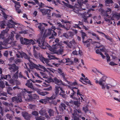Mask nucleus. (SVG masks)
Masks as SVG:
<instances>
[{
	"instance_id": "obj_1",
	"label": "nucleus",
	"mask_w": 120,
	"mask_h": 120,
	"mask_svg": "<svg viewBox=\"0 0 120 120\" xmlns=\"http://www.w3.org/2000/svg\"><path fill=\"white\" fill-rule=\"evenodd\" d=\"M46 37H42V35L40 38H39L37 41H34L32 39L29 40L26 38L21 37L20 38L21 43L23 45H33L37 43L38 44V45L42 49H44L47 48H49L50 46L45 41Z\"/></svg>"
},
{
	"instance_id": "obj_2",
	"label": "nucleus",
	"mask_w": 120,
	"mask_h": 120,
	"mask_svg": "<svg viewBox=\"0 0 120 120\" xmlns=\"http://www.w3.org/2000/svg\"><path fill=\"white\" fill-rule=\"evenodd\" d=\"M38 25V28L39 29L40 31L41 35L42 36L43 33L45 30L44 26H47V24L44 23H38L37 24ZM52 31L51 29H48V30L47 32V30H45V31L42 37H46V38L48 36L50 35L51 34V31Z\"/></svg>"
},
{
	"instance_id": "obj_3",
	"label": "nucleus",
	"mask_w": 120,
	"mask_h": 120,
	"mask_svg": "<svg viewBox=\"0 0 120 120\" xmlns=\"http://www.w3.org/2000/svg\"><path fill=\"white\" fill-rule=\"evenodd\" d=\"M30 80H31L30 79L27 80L25 84L26 86L30 89V91H28V90H27L25 89H24L23 90L24 92H27L29 94H31L35 90V89L34 87L32 82H31Z\"/></svg>"
},
{
	"instance_id": "obj_4",
	"label": "nucleus",
	"mask_w": 120,
	"mask_h": 120,
	"mask_svg": "<svg viewBox=\"0 0 120 120\" xmlns=\"http://www.w3.org/2000/svg\"><path fill=\"white\" fill-rule=\"evenodd\" d=\"M15 26L14 25L12 24L9 22H8V24L6 25V22L5 21H1L0 22V27L1 29L4 28L5 27H6V28H14Z\"/></svg>"
},
{
	"instance_id": "obj_5",
	"label": "nucleus",
	"mask_w": 120,
	"mask_h": 120,
	"mask_svg": "<svg viewBox=\"0 0 120 120\" xmlns=\"http://www.w3.org/2000/svg\"><path fill=\"white\" fill-rule=\"evenodd\" d=\"M38 9L39 10V11L42 13V15H47V17L49 18L51 17V10L44 8L42 9L40 8H38Z\"/></svg>"
},
{
	"instance_id": "obj_6",
	"label": "nucleus",
	"mask_w": 120,
	"mask_h": 120,
	"mask_svg": "<svg viewBox=\"0 0 120 120\" xmlns=\"http://www.w3.org/2000/svg\"><path fill=\"white\" fill-rule=\"evenodd\" d=\"M100 11L102 15L104 16H106V17H109V18H110V16L108 14H109L111 13V9L110 8H108L107 10L105 11L102 9L100 8Z\"/></svg>"
},
{
	"instance_id": "obj_7",
	"label": "nucleus",
	"mask_w": 120,
	"mask_h": 120,
	"mask_svg": "<svg viewBox=\"0 0 120 120\" xmlns=\"http://www.w3.org/2000/svg\"><path fill=\"white\" fill-rule=\"evenodd\" d=\"M38 66L40 70H41L44 72L46 71L49 72H54L50 68H46L44 66L39 64L38 65Z\"/></svg>"
},
{
	"instance_id": "obj_8",
	"label": "nucleus",
	"mask_w": 120,
	"mask_h": 120,
	"mask_svg": "<svg viewBox=\"0 0 120 120\" xmlns=\"http://www.w3.org/2000/svg\"><path fill=\"white\" fill-rule=\"evenodd\" d=\"M106 77L105 76H103L99 80V84L102 86V88L103 89H105V81Z\"/></svg>"
},
{
	"instance_id": "obj_9",
	"label": "nucleus",
	"mask_w": 120,
	"mask_h": 120,
	"mask_svg": "<svg viewBox=\"0 0 120 120\" xmlns=\"http://www.w3.org/2000/svg\"><path fill=\"white\" fill-rule=\"evenodd\" d=\"M12 101L16 103H19L22 102V97L20 96H15L11 98Z\"/></svg>"
},
{
	"instance_id": "obj_10",
	"label": "nucleus",
	"mask_w": 120,
	"mask_h": 120,
	"mask_svg": "<svg viewBox=\"0 0 120 120\" xmlns=\"http://www.w3.org/2000/svg\"><path fill=\"white\" fill-rule=\"evenodd\" d=\"M8 65L9 66V69L11 72H15L17 71L19 69L18 67L15 64H9Z\"/></svg>"
},
{
	"instance_id": "obj_11",
	"label": "nucleus",
	"mask_w": 120,
	"mask_h": 120,
	"mask_svg": "<svg viewBox=\"0 0 120 120\" xmlns=\"http://www.w3.org/2000/svg\"><path fill=\"white\" fill-rule=\"evenodd\" d=\"M48 57L49 58V60L56 59L57 60H59V63L60 64L61 63H65V62H64V61L65 62V60H63L64 59H63L62 60H60V59L59 58L56 57L55 56L53 55L48 53Z\"/></svg>"
},
{
	"instance_id": "obj_12",
	"label": "nucleus",
	"mask_w": 120,
	"mask_h": 120,
	"mask_svg": "<svg viewBox=\"0 0 120 120\" xmlns=\"http://www.w3.org/2000/svg\"><path fill=\"white\" fill-rule=\"evenodd\" d=\"M28 60H29L30 62L29 65L30 68L33 69L34 68H35L37 70H40L39 68H38V65L34 64L33 62L30 60V59Z\"/></svg>"
},
{
	"instance_id": "obj_13",
	"label": "nucleus",
	"mask_w": 120,
	"mask_h": 120,
	"mask_svg": "<svg viewBox=\"0 0 120 120\" xmlns=\"http://www.w3.org/2000/svg\"><path fill=\"white\" fill-rule=\"evenodd\" d=\"M23 116L26 120H30V115L28 113L25 112H22Z\"/></svg>"
},
{
	"instance_id": "obj_14",
	"label": "nucleus",
	"mask_w": 120,
	"mask_h": 120,
	"mask_svg": "<svg viewBox=\"0 0 120 120\" xmlns=\"http://www.w3.org/2000/svg\"><path fill=\"white\" fill-rule=\"evenodd\" d=\"M83 10H85V9H80L78 10L77 8H75L74 9H73V11L78 14V15L79 16H82V13L81 12H80L82 11Z\"/></svg>"
},
{
	"instance_id": "obj_15",
	"label": "nucleus",
	"mask_w": 120,
	"mask_h": 120,
	"mask_svg": "<svg viewBox=\"0 0 120 120\" xmlns=\"http://www.w3.org/2000/svg\"><path fill=\"white\" fill-rule=\"evenodd\" d=\"M54 82L56 84L59 85L61 84L64 85V84L60 79H59L56 77L54 78Z\"/></svg>"
},
{
	"instance_id": "obj_16",
	"label": "nucleus",
	"mask_w": 120,
	"mask_h": 120,
	"mask_svg": "<svg viewBox=\"0 0 120 120\" xmlns=\"http://www.w3.org/2000/svg\"><path fill=\"white\" fill-rule=\"evenodd\" d=\"M65 104L63 103H61L59 106L60 110L63 112L64 110H65L67 109V107L65 105Z\"/></svg>"
},
{
	"instance_id": "obj_17",
	"label": "nucleus",
	"mask_w": 120,
	"mask_h": 120,
	"mask_svg": "<svg viewBox=\"0 0 120 120\" xmlns=\"http://www.w3.org/2000/svg\"><path fill=\"white\" fill-rule=\"evenodd\" d=\"M86 9L85 10H83L82 11H83V12L82 13V15L81 16H82V17L83 19L86 18L87 19L88 17V11L87 10H86Z\"/></svg>"
},
{
	"instance_id": "obj_18",
	"label": "nucleus",
	"mask_w": 120,
	"mask_h": 120,
	"mask_svg": "<svg viewBox=\"0 0 120 120\" xmlns=\"http://www.w3.org/2000/svg\"><path fill=\"white\" fill-rule=\"evenodd\" d=\"M9 30L8 28H6L5 30H3L1 32V33L0 34V39L1 38L3 39L5 33H7Z\"/></svg>"
},
{
	"instance_id": "obj_19",
	"label": "nucleus",
	"mask_w": 120,
	"mask_h": 120,
	"mask_svg": "<svg viewBox=\"0 0 120 120\" xmlns=\"http://www.w3.org/2000/svg\"><path fill=\"white\" fill-rule=\"evenodd\" d=\"M56 25H58V27H61L63 28L64 29L66 30H68L70 29L69 27H65L64 25H62L60 22H57L56 23Z\"/></svg>"
},
{
	"instance_id": "obj_20",
	"label": "nucleus",
	"mask_w": 120,
	"mask_h": 120,
	"mask_svg": "<svg viewBox=\"0 0 120 120\" xmlns=\"http://www.w3.org/2000/svg\"><path fill=\"white\" fill-rule=\"evenodd\" d=\"M20 55L21 57L23 58V57H24V58L28 60L30 59V57L25 52H20Z\"/></svg>"
},
{
	"instance_id": "obj_21",
	"label": "nucleus",
	"mask_w": 120,
	"mask_h": 120,
	"mask_svg": "<svg viewBox=\"0 0 120 120\" xmlns=\"http://www.w3.org/2000/svg\"><path fill=\"white\" fill-rule=\"evenodd\" d=\"M28 96L29 98V99L30 100L38 99L39 98V96L35 94L32 95L31 94H30L28 95Z\"/></svg>"
},
{
	"instance_id": "obj_22",
	"label": "nucleus",
	"mask_w": 120,
	"mask_h": 120,
	"mask_svg": "<svg viewBox=\"0 0 120 120\" xmlns=\"http://www.w3.org/2000/svg\"><path fill=\"white\" fill-rule=\"evenodd\" d=\"M59 41V38H56L55 41V42L56 43L55 44H53V46H55V48H57L58 47V46H60V43L58 42Z\"/></svg>"
},
{
	"instance_id": "obj_23",
	"label": "nucleus",
	"mask_w": 120,
	"mask_h": 120,
	"mask_svg": "<svg viewBox=\"0 0 120 120\" xmlns=\"http://www.w3.org/2000/svg\"><path fill=\"white\" fill-rule=\"evenodd\" d=\"M56 94H53L50 97L47 98L46 101H48V102H50L49 100H52L54 99H56Z\"/></svg>"
},
{
	"instance_id": "obj_24",
	"label": "nucleus",
	"mask_w": 120,
	"mask_h": 120,
	"mask_svg": "<svg viewBox=\"0 0 120 120\" xmlns=\"http://www.w3.org/2000/svg\"><path fill=\"white\" fill-rule=\"evenodd\" d=\"M88 0H81V1H79V3L80 4L79 6L80 7H81L83 4H87L88 2Z\"/></svg>"
},
{
	"instance_id": "obj_25",
	"label": "nucleus",
	"mask_w": 120,
	"mask_h": 120,
	"mask_svg": "<svg viewBox=\"0 0 120 120\" xmlns=\"http://www.w3.org/2000/svg\"><path fill=\"white\" fill-rule=\"evenodd\" d=\"M64 103L67 105L69 106V107L72 106L73 104V101L71 100L69 102L65 101L64 102Z\"/></svg>"
},
{
	"instance_id": "obj_26",
	"label": "nucleus",
	"mask_w": 120,
	"mask_h": 120,
	"mask_svg": "<svg viewBox=\"0 0 120 120\" xmlns=\"http://www.w3.org/2000/svg\"><path fill=\"white\" fill-rule=\"evenodd\" d=\"M60 100H56L55 99V100H52L51 102H50L49 103H52V104L54 105H57V103L60 102Z\"/></svg>"
},
{
	"instance_id": "obj_27",
	"label": "nucleus",
	"mask_w": 120,
	"mask_h": 120,
	"mask_svg": "<svg viewBox=\"0 0 120 120\" xmlns=\"http://www.w3.org/2000/svg\"><path fill=\"white\" fill-rule=\"evenodd\" d=\"M45 110V109L42 108L41 109L40 111H39V114L43 116L46 113Z\"/></svg>"
},
{
	"instance_id": "obj_28",
	"label": "nucleus",
	"mask_w": 120,
	"mask_h": 120,
	"mask_svg": "<svg viewBox=\"0 0 120 120\" xmlns=\"http://www.w3.org/2000/svg\"><path fill=\"white\" fill-rule=\"evenodd\" d=\"M60 86H56L55 87V93L56 96H57L59 93V91L60 90L59 89Z\"/></svg>"
},
{
	"instance_id": "obj_29",
	"label": "nucleus",
	"mask_w": 120,
	"mask_h": 120,
	"mask_svg": "<svg viewBox=\"0 0 120 120\" xmlns=\"http://www.w3.org/2000/svg\"><path fill=\"white\" fill-rule=\"evenodd\" d=\"M65 93V92L63 91V92H61L59 94L61 97L64 98H67V96Z\"/></svg>"
},
{
	"instance_id": "obj_30",
	"label": "nucleus",
	"mask_w": 120,
	"mask_h": 120,
	"mask_svg": "<svg viewBox=\"0 0 120 120\" xmlns=\"http://www.w3.org/2000/svg\"><path fill=\"white\" fill-rule=\"evenodd\" d=\"M113 3L114 2L112 0H106L105 5L106 6H108L109 4Z\"/></svg>"
},
{
	"instance_id": "obj_31",
	"label": "nucleus",
	"mask_w": 120,
	"mask_h": 120,
	"mask_svg": "<svg viewBox=\"0 0 120 120\" xmlns=\"http://www.w3.org/2000/svg\"><path fill=\"white\" fill-rule=\"evenodd\" d=\"M48 112L49 114V116H51L54 115L53 114L54 112V111L53 110L50 109H49L48 111Z\"/></svg>"
},
{
	"instance_id": "obj_32",
	"label": "nucleus",
	"mask_w": 120,
	"mask_h": 120,
	"mask_svg": "<svg viewBox=\"0 0 120 120\" xmlns=\"http://www.w3.org/2000/svg\"><path fill=\"white\" fill-rule=\"evenodd\" d=\"M75 43V42L74 41H70L69 43L68 47L69 48H71L73 46Z\"/></svg>"
},
{
	"instance_id": "obj_33",
	"label": "nucleus",
	"mask_w": 120,
	"mask_h": 120,
	"mask_svg": "<svg viewBox=\"0 0 120 120\" xmlns=\"http://www.w3.org/2000/svg\"><path fill=\"white\" fill-rule=\"evenodd\" d=\"M38 58L40 59L41 62L44 63V60L45 58L42 55H41L40 54H39V56L38 57Z\"/></svg>"
},
{
	"instance_id": "obj_34",
	"label": "nucleus",
	"mask_w": 120,
	"mask_h": 120,
	"mask_svg": "<svg viewBox=\"0 0 120 120\" xmlns=\"http://www.w3.org/2000/svg\"><path fill=\"white\" fill-rule=\"evenodd\" d=\"M76 93H74L73 92V93H71L70 95V97L72 98L73 99L75 100H77V98L74 97V95L75 94H76Z\"/></svg>"
},
{
	"instance_id": "obj_35",
	"label": "nucleus",
	"mask_w": 120,
	"mask_h": 120,
	"mask_svg": "<svg viewBox=\"0 0 120 120\" xmlns=\"http://www.w3.org/2000/svg\"><path fill=\"white\" fill-rule=\"evenodd\" d=\"M45 82H47L48 83H49L51 82H54V80L51 77H50L48 78L47 80H45Z\"/></svg>"
},
{
	"instance_id": "obj_36",
	"label": "nucleus",
	"mask_w": 120,
	"mask_h": 120,
	"mask_svg": "<svg viewBox=\"0 0 120 120\" xmlns=\"http://www.w3.org/2000/svg\"><path fill=\"white\" fill-rule=\"evenodd\" d=\"M52 31H53V33L52 34L51 36L50 37H49V38L50 39L53 38H54V37L55 36H56L57 35L56 33V32H55L54 31L52 30Z\"/></svg>"
},
{
	"instance_id": "obj_37",
	"label": "nucleus",
	"mask_w": 120,
	"mask_h": 120,
	"mask_svg": "<svg viewBox=\"0 0 120 120\" xmlns=\"http://www.w3.org/2000/svg\"><path fill=\"white\" fill-rule=\"evenodd\" d=\"M6 116L7 119L10 120H11L12 119L13 116L12 115L7 114L6 115Z\"/></svg>"
},
{
	"instance_id": "obj_38",
	"label": "nucleus",
	"mask_w": 120,
	"mask_h": 120,
	"mask_svg": "<svg viewBox=\"0 0 120 120\" xmlns=\"http://www.w3.org/2000/svg\"><path fill=\"white\" fill-rule=\"evenodd\" d=\"M81 33L82 37L83 40H84L85 38V37L86 36V33L83 32L82 30H81Z\"/></svg>"
},
{
	"instance_id": "obj_39",
	"label": "nucleus",
	"mask_w": 120,
	"mask_h": 120,
	"mask_svg": "<svg viewBox=\"0 0 120 120\" xmlns=\"http://www.w3.org/2000/svg\"><path fill=\"white\" fill-rule=\"evenodd\" d=\"M15 8L16 10L18 13L20 14L21 12V11L20 9H19L20 7H16L15 5Z\"/></svg>"
},
{
	"instance_id": "obj_40",
	"label": "nucleus",
	"mask_w": 120,
	"mask_h": 120,
	"mask_svg": "<svg viewBox=\"0 0 120 120\" xmlns=\"http://www.w3.org/2000/svg\"><path fill=\"white\" fill-rule=\"evenodd\" d=\"M39 54L40 53H38L37 52L35 51L34 52L33 55L35 58L38 59L39 56Z\"/></svg>"
},
{
	"instance_id": "obj_41",
	"label": "nucleus",
	"mask_w": 120,
	"mask_h": 120,
	"mask_svg": "<svg viewBox=\"0 0 120 120\" xmlns=\"http://www.w3.org/2000/svg\"><path fill=\"white\" fill-rule=\"evenodd\" d=\"M104 36H105V38L109 40L111 42H112V39L108 35H107L106 34H105L104 35Z\"/></svg>"
},
{
	"instance_id": "obj_42",
	"label": "nucleus",
	"mask_w": 120,
	"mask_h": 120,
	"mask_svg": "<svg viewBox=\"0 0 120 120\" xmlns=\"http://www.w3.org/2000/svg\"><path fill=\"white\" fill-rule=\"evenodd\" d=\"M92 35H93L94 36L96 37V39H97L98 41H101V39L99 38L98 36L96 35V34H95L93 32L92 33Z\"/></svg>"
},
{
	"instance_id": "obj_43",
	"label": "nucleus",
	"mask_w": 120,
	"mask_h": 120,
	"mask_svg": "<svg viewBox=\"0 0 120 120\" xmlns=\"http://www.w3.org/2000/svg\"><path fill=\"white\" fill-rule=\"evenodd\" d=\"M111 17L110 16V18H109V17H106L104 18V19L105 21L107 22H110V21H111Z\"/></svg>"
},
{
	"instance_id": "obj_44",
	"label": "nucleus",
	"mask_w": 120,
	"mask_h": 120,
	"mask_svg": "<svg viewBox=\"0 0 120 120\" xmlns=\"http://www.w3.org/2000/svg\"><path fill=\"white\" fill-rule=\"evenodd\" d=\"M45 118L44 117L40 116L36 118V120H44Z\"/></svg>"
},
{
	"instance_id": "obj_45",
	"label": "nucleus",
	"mask_w": 120,
	"mask_h": 120,
	"mask_svg": "<svg viewBox=\"0 0 120 120\" xmlns=\"http://www.w3.org/2000/svg\"><path fill=\"white\" fill-rule=\"evenodd\" d=\"M46 99L45 100V99H42L39 101V102L42 103L43 104L44 103V101L45 102V104H46L48 102V101H46Z\"/></svg>"
},
{
	"instance_id": "obj_46",
	"label": "nucleus",
	"mask_w": 120,
	"mask_h": 120,
	"mask_svg": "<svg viewBox=\"0 0 120 120\" xmlns=\"http://www.w3.org/2000/svg\"><path fill=\"white\" fill-rule=\"evenodd\" d=\"M32 114L35 116H37L38 115V112L36 111H34L32 112Z\"/></svg>"
},
{
	"instance_id": "obj_47",
	"label": "nucleus",
	"mask_w": 120,
	"mask_h": 120,
	"mask_svg": "<svg viewBox=\"0 0 120 120\" xmlns=\"http://www.w3.org/2000/svg\"><path fill=\"white\" fill-rule=\"evenodd\" d=\"M15 80H13L12 79H11L9 81V83L11 84V85H14L15 84Z\"/></svg>"
},
{
	"instance_id": "obj_48",
	"label": "nucleus",
	"mask_w": 120,
	"mask_h": 120,
	"mask_svg": "<svg viewBox=\"0 0 120 120\" xmlns=\"http://www.w3.org/2000/svg\"><path fill=\"white\" fill-rule=\"evenodd\" d=\"M83 110L85 113L87 112L88 111H89L88 109L87 106H85L83 107Z\"/></svg>"
},
{
	"instance_id": "obj_49",
	"label": "nucleus",
	"mask_w": 120,
	"mask_h": 120,
	"mask_svg": "<svg viewBox=\"0 0 120 120\" xmlns=\"http://www.w3.org/2000/svg\"><path fill=\"white\" fill-rule=\"evenodd\" d=\"M117 13H116L113 14L112 15L113 16L117 18H120V14L119 15Z\"/></svg>"
},
{
	"instance_id": "obj_50",
	"label": "nucleus",
	"mask_w": 120,
	"mask_h": 120,
	"mask_svg": "<svg viewBox=\"0 0 120 120\" xmlns=\"http://www.w3.org/2000/svg\"><path fill=\"white\" fill-rule=\"evenodd\" d=\"M0 86L3 88L5 87V85L3 81H0Z\"/></svg>"
},
{
	"instance_id": "obj_51",
	"label": "nucleus",
	"mask_w": 120,
	"mask_h": 120,
	"mask_svg": "<svg viewBox=\"0 0 120 120\" xmlns=\"http://www.w3.org/2000/svg\"><path fill=\"white\" fill-rule=\"evenodd\" d=\"M70 60V59L69 58H68L67 59H65L63 60H65V63H68L69 62L73 63L72 61Z\"/></svg>"
},
{
	"instance_id": "obj_52",
	"label": "nucleus",
	"mask_w": 120,
	"mask_h": 120,
	"mask_svg": "<svg viewBox=\"0 0 120 120\" xmlns=\"http://www.w3.org/2000/svg\"><path fill=\"white\" fill-rule=\"evenodd\" d=\"M86 82L87 84H89L90 85H92V84L91 83V82H90V80H84V81L83 82Z\"/></svg>"
},
{
	"instance_id": "obj_53",
	"label": "nucleus",
	"mask_w": 120,
	"mask_h": 120,
	"mask_svg": "<svg viewBox=\"0 0 120 120\" xmlns=\"http://www.w3.org/2000/svg\"><path fill=\"white\" fill-rule=\"evenodd\" d=\"M2 103L4 105L7 106H8L9 105H12V103H10V104H9L8 103L5 102H3Z\"/></svg>"
},
{
	"instance_id": "obj_54",
	"label": "nucleus",
	"mask_w": 120,
	"mask_h": 120,
	"mask_svg": "<svg viewBox=\"0 0 120 120\" xmlns=\"http://www.w3.org/2000/svg\"><path fill=\"white\" fill-rule=\"evenodd\" d=\"M58 51L60 54L63 52V48L60 47Z\"/></svg>"
},
{
	"instance_id": "obj_55",
	"label": "nucleus",
	"mask_w": 120,
	"mask_h": 120,
	"mask_svg": "<svg viewBox=\"0 0 120 120\" xmlns=\"http://www.w3.org/2000/svg\"><path fill=\"white\" fill-rule=\"evenodd\" d=\"M48 94V92L46 91H41V94L40 95L44 96L45 95L47 94Z\"/></svg>"
},
{
	"instance_id": "obj_56",
	"label": "nucleus",
	"mask_w": 120,
	"mask_h": 120,
	"mask_svg": "<svg viewBox=\"0 0 120 120\" xmlns=\"http://www.w3.org/2000/svg\"><path fill=\"white\" fill-rule=\"evenodd\" d=\"M58 72L60 75L64 72L60 68H58Z\"/></svg>"
},
{
	"instance_id": "obj_57",
	"label": "nucleus",
	"mask_w": 120,
	"mask_h": 120,
	"mask_svg": "<svg viewBox=\"0 0 120 120\" xmlns=\"http://www.w3.org/2000/svg\"><path fill=\"white\" fill-rule=\"evenodd\" d=\"M10 41V39L9 38H7L4 41V42H5L6 44H9L10 42H9V41Z\"/></svg>"
},
{
	"instance_id": "obj_58",
	"label": "nucleus",
	"mask_w": 120,
	"mask_h": 120,
	"mask_svg": "<svg viewBox=\"0 0 120 120\" xmlns=\"http://www.w3.org/2000/svg\"><path fill=\"white\" fill-rule=\"evenodd\" d=\"M66 75V74H65L64 72L60 74V75L62 77L63 79H65L66 77H65V75Z\"/></svg>"
},
{
	"instance_id": "obj_59",
	"label": "nucleus",
	"mask_w": 120,
	"mask_h": 120,
	"mask_svg": "<svg viewBox=\"0 0 120 120\" xmlns=\"http://www.w3.org/2000/svg\"><path fill=\"white\" fill-rule=\"evenodd\" d=\"M106 114L108 115L109 116H111L113 118H114L115 117L114 115L112 114L111 113H109L107 112H106Z\"/></svg>"
},
{
	"instance_id": "obj_60",
	"label": "nucleus",
	"mask_w": 120,
	"mask_h": 120,
	"mask_svg": "<svg viewBox=\"0 0 120 120\" xmlns=\"http://www.w3.org/2000/svg\"><path fill=\"white\" fill-rule=\"evenodd\" d=\"M21 62V60L20 59H17L15 60V63L16 64H18V63H20Z\"/></svg>"
},
{
	"instance_id": "obj_61",
	"label": "nucleus",
	"mask_w": 120,
	"mask_h": 120,
	"mask_svg": "<svg viewBox=\"0 0 120 120\" xmlns=\"http://www.w3.org/2000/svg\"><path fill=\"white\" fill-rule=\"evenodd\" d=\"M38 5L39 6V8H43L44 7V4L42 3L41 2V3L40 4H39Z\"/></svg>"
},
{
	"instance_id": "obj_62",
	"label": "nucleus",
	"mask_w": 120,
	"mask_h": 120,
	"mask_svg": "<svg viewBox=\"0 0 120 120\" xmlns=\"http://www.w3.org/2000/svg\"><path fill=\"white\" fill-rule=\"evenodd\" d=\"M35 106V105H34L30 104L29 105V108L30 109H32L34 108V107Z\"/></svg>"
},
{
	"instance_id": "obj_63",
	"label": "nucleus",
	"mask_w": 120,
	"mask_h": 120,
	"mask_svg": "<svg viewBox=\"0 0 120 120\" xmlns=\"http://www.w3.org/2000/svg\"><path fill=\"white\" fill-rule=\"evenodd\" d=\"M109 64L110 65L112 66L116 65H117V64L114 63V62H110Z\"/></svg>"
},
{
	"instance_id": "obj_64",
	"label": "nucleus",
	"mask_w": 120,
	"mask_h": 120,
	"mask_svg": "<svg viewBox=\"0 0 120 120\" xmlns=\"http://www.w3.org/2000/svg\"><path fill=\"white\" fill-rule=\"evenodd\" d=\"M74 27L75 28H77L80 29H81V28L79 26L78 24H75Z\"/></svg>"
}]
</instances>
